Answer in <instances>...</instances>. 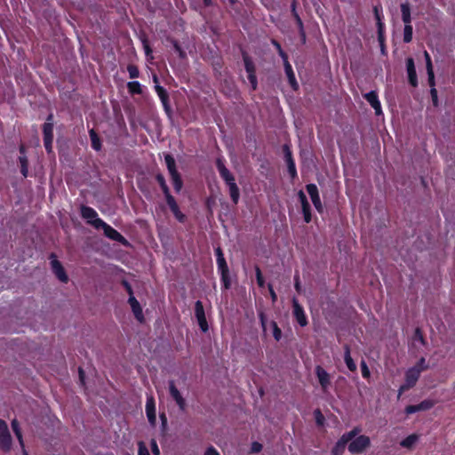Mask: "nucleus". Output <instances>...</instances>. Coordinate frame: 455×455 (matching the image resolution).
Listing matches in <instances>:
<instances>
[{"label":"nucleus","instance_id":"f257e3e1","mask_svg":"<svg viewBox=\"0 0 455 455\" xmlns=\"http://www.w3.org/2000/svg\"><path fill=\"white\" fill-rule=\"evenodd\" d=\"M215 164L220 178L225 181L226 185L228 187L229 195L232 202L235 204H238L240 198V190L235 183V176L226 167L223 158L218 157L216 159Z\"/></svg>","mask_w":455,"mask_h":455},{"label":"nucleus","instance_id":"f03ea898","mask_svg":"<svg viewBox=\"0 0 455 455\" xmlns=\"http://www.w3.org/2000/svg\"><path fill=\"white\" fill-rule=\"evenodd\" d=\"M95 228L102 229L104 231V235L112 241L118 242L124 246H128L130 244L128 240L122 234L106 223L103 220L96 221Z\"/></svg>","mask_w":455,"mask_h":455},{"label":"nucleus","instance_id":"7ed1b4c3","mask_svg":"<svg viewBox=\"0 0 455 455\" xmlns=\"http://www.w3.org/2000/svg\"><path fill=\"white\" fill-rule=\"evenodd\" d=\"M371 445L369 436L361 435L348 443L347 450L351 454H361Z\"/></svg>","mask_w":455,"mask_h":455},{"label":"nucleus","instance_id":"20e7f679","mask_svg":"<svg viewBox=\"0 0 455 455\" xmlns=\"http://www.w3.org/2000/svg\"><path fill=\"white\" fill-rule=\"evenodd\" d=\"M419 377H420V373L418 369L412 368V367L409 368L405 371L404 383L403 385H401L398 389V397H400V395L403 392L412 388L416 385Z\"/></svg>","mask_w":455,"mask_h":455},{"label":"nucleus","instance_id":"39448f33","mask_svg":"<svg viewBox=\"0 0 455 455\" xmlns=\"http://www.w3.org/2000/svg\"><path fill=\"white\" fill-rule=\"evenodd\" d=\"M153 82L155 83L156 92L161 100V103L164 107L165 113L168 116H171L172 111L170 104V97L168 92L166 91L165 88L159 84V78L156 74L153 75Z\"/></svg>","mask_w":455,"mask_h":455},{"label":"nucleus","instance_id":"423d86ee","mask_svg":"<svg viewBox=\"0 0 455 455\" xmlns=\"http://www.w3.org/2000/svg\"><path fill=\"white\" fill-rule=\"evenodd\" d=\"M12 447V436L7 423L0 419V449L9 451Z\"/></svg>","mask_w":455,"mask_h":455},{"label":"nucleus","instance_id":"0eeeda50","mask_svg":"<svg viewBox=\"0 0 455 455\" xmlns=\"http://www.w3.org/2000/svg\"><path fill=\"white\" fill-rule=\"evenodd\" d=\"M195 316L200 330L203 332H207L209 330V325L206 320L204 307L201 300H196L195 303Z\"/></svg>","mask_w":455,"mask_h":455},{"label":"nucleus","instance_id":"6e6552de","mask_svg":"<svg viewBox=\"0 0 455 455\" xmlns=\"http://www.w3.org/2000/svg\"><path fill=\"white\" fill-rule=\"evenodd\" d=\"M51 267L52 270L56 275V277L62 283H67L68 281V276L62 266V264L57 259L56 255L54 253H51Z\"/></svg>","mask_w":455,"mask_h":455},{"label":"nucleus","instance_id":"1a4fd4ad","mask_svg":"<svg viewBox=\"0 0 455 455\" xmlns=\"http://www.w3.org/2000/svg\"><path fill=\"white\" fill-rule=\"evenodd\" d=\"M292 315L296 322L301 326L307 325L308 321L303 307L299 303L298 299L294 297L292 299Z\"/></svg>","mask_w":455,"mask_h":455},{"label":"nucleus","instance_id":"9d476101","mask_svg":"<svg viewBox=\"0 0 455 455\" xmlns=\"http://www.w3.org/2000/svg\"><path fill=\"white\" fill-rule=\"evenodd\" d=\"M283 155H284V160H285V163L287 165L288 173H289L291 179L293 180L298 177V174H297L295 161L293 159L292 153L290 149L289 145L284 144L283 147Z\"/></svg>","mask_w":455,"mask_h":455},{"label":"nucleus","instance_id":"9b49d317","mask_svg":"<svg viewBox=\"0 0 455 455\" xmlns=\"http://www.w3.org/2000/svg\"><path fill=\"white\" fill-rule=\"evenodd\" d=\"M315 373L317 377L322 391L326 393L331 386L330 374L321 365L315 366Z\"/></svg>","mask_w":455,"mask_h":455},{"label":"nucleus","instance_id":"f8f14e48","mask_svg":"<svg viewBox=\"0 0 455 455\" xmlns=\"http://www.w3.org/2000/svg\"><path fill=\"white\" fill-rule=\"evenodd\" d=\"M169 392H170V395L175 401L180 411H184L187 408L186 400L184 399V397L181 395L180 392L177 388L174 380L169 381Z\"/></svg>","mask_w":455,"mask_h":455},{"label":"nucleus","instance_id":"ddd939ff","mask_svg":"<svg viewBox=\"0 0 455 455\" xmlns=\"http://www.w3.org/2000/svg\"><path fill=\"white\" fill-rule=\"evenodd\" d=\"M81 217L86 220V222L95 228L96 221L101 220L99 218L98 212L92 207L87 205H82L80 208Z\"/></svg>","mask_w":455,"mask_h":455},{"label":"nucleus","instance_id":"4468645a","mask_svg":"<svg viewBox=\"0 0 455 455\" xmlns=\"http://www.w3.org/2000/svg\"><path fill=\"white\" fill-rule=\"evenodd\" d=\"M166 204L169 206L171 212L174 215L175 219L180 222L184 223L187 220V216L180 212V207L175 200V198L172 196V195H170L165 197Z\"/></svg>","mask_w":455,"mask_h":455},{"label":"nucleus","instance_id":"2eb2a0df","mask_svg":"<svg viewBox=\"0 0 455 455\" xmlns=\"http://www.w3.org/2000/svg\"><path fill=\"white\" fill-rule=\"evenodd\" d=\"M166 204L169 206L171 212L174 215L175 219L180 222L184 223L187 220V216L180 212V207L175 200V198L172 196V195H170L165 197Z\"/></svg>","mask_w":455,"mask_h":455},{"label":"nucleus","instance_id":"dca6fc26","mask_svg":"<svg viewBox=\"0 0 455 455\" xmlns=\"http://www.w3.org/2000/svg\"><path fill=\"white\" fill-rule=\"evenodd\" d=\"M166 204L169 206L171 212L174 215L175 219L180 222L184 223L187 220V216L180 212V207L175 200V198L172 196V195H170L165 197Z\"/></svg>","mask_w":455,"mask_h":455},{"label":"nucleus","instance_id":"f3484780","mask_svg":"<svg viewBox=\"0 0 455 455\" xmlns=\"http://www.w3.org/2000/svg\"><path fill=\"white\" fill-rule=\"evenodd\" d=\"M307 192L310 196L312 203L318 212H323L319 191L315 184L310 183L306 186Z\"/></svg>","mask_w":455,"mask_h":455},{"label":"nucleus","instance_id":"a211bd4d","mask_svg":"<svg viewBox=\"0 0 455 455\" xmlns=\"http://www.w3.org/2000/svg\"><path fill=\"white\" fill-rule=\"evenodd\" d=\"M363 98L368 101L371 108L375 110V114L379 116L382 114L381 104L379 100L378 93L375 91H371L363 95Z\"/></svg>","mask_w":455,"mask_h":455},{"label":"nucleus","instance_id":"6ab92c4d","mask_svg":"<svg viewBox=\"0 0 455 455\" xmlns=\"http://www.w3.org/2000/svg\"><path fill=\"white\" fill-rule=\"evenodd\" d=\"M406 69H407V74H408L409 84L412 87H417L419 83H418V76H417L415 63H414V60L411 57L406 59Z\"/></svg>","mask_w":455,"mask_h":455},{"label":"nucleus","instance_id":"aec40b11","mask_svg":"<svg viewBox=\"0 0 455 455\" xmlns=\"http://www.w3.org/2000/svg\"><path fill=\"white\" fill-rule=\"evenodd\" d=\"M128 303L131 306L132 311L136 318V320L140 323H143L145 320L142 307L140 302L137 300L135 297H132L128 299Z\"/></svg>","mask_w":455,"mask_h":455},{"label":"nucleus","instance_id":"412c9836","mask_svg":"<svg viewBox=\"0 0 455 455\" xmlns=\"http://www.w3.org/2000/svg\"><path fill=\"white\" fill-rule=\"evenodd\" d=\"M214 251H215L216 261H217L219 272L220 274L228 273L229 268H228V263L225 259L222 249L219 246V247L215 248Z\"/></svg>","mask_w":455,"mask_h":455},{"label":"nucleus","instance_id":"4be33fe9","mask_svg":"<svg viewBox=\"0 0 455 455\" xmlns=\"http://www.w3.org/2000/svg\"><path fill=\"white\" fill-rule=\"evenodd\" d=\"M146 414L151 425H155L156 421V403L153 396H148L146 402Z\"/></svg>","mask_w":455,"mask_h":455},{"label":"nucleus","instance_id":"5701e85b","mask_svg":"<svg viewBox=\"0 0 455 455\" xmlns=\"http://www.w3.org/2000/svg\"><path fill=\"white\" fill-rule=\"evenodd\" d=\"M283 66H284V71H285V74H286L287 78H288V82H289L291 87L294 91H297L299 89V84H298V82L296 80L295 74L293 72L292 67L290 64L288 59L283 60Z\"/></svg>","mask_w":455,"mask_h":455},{"label":"nucleus","instance_id":"b1692460","mask_svg":"<svg viewBox=\"0 0 455 455\" xmlns=\"http://www.w3.org/2000/svg\"><path fill=\"white\" fill-rule=\"evenodd\" d=\"M172 181L173 188L176 193H180L183 188V180L177 169L168 171Z\"/></svg>","mask_w":455,"mask_h":455},{"label":"nucleus","instance_id":"393cba45","mask_svg":"<svg viewBox=\"0 0 455 455\" xmlns=\"http://www.w3.org/2000/svg\"><path fill=\"white\" fill-rule=\"evenodd\" d=\"M343 348H344V361H345L347 367L351 371H356L357 367H356V364L354 362L353 358L351 357L350 346L348 344H345Z\"/></svg>","mask_w":455,"mask_h":455},{"label":"nucleus","instance_id":"a878e982","mask_svg":"<svg viewBox=\"0 0 455 455\" xmlns=\"http://www.w3.org/2000/svg\"><path fill=\"white\" fill-rule=\"evenodd\" d=\"M347 445H348V442L341 435L332 447L331 455H343Z\"/></svg>","mask_w":455,"mask_h":455},{"label":"nucleus","instance_id":"bb28decb","mask_svg":"<svg viewBox=\"0 0 455 455\" xmlns=\"http://www.w3.org/2000/svg\"><path fill=\"white\" fill-rule=\"evenodd\" d=\"M402 20L404 25H411V7L408 2L401 4Z\"/></svg>","mask_w":455,"mask_h":455},{"label":"nucleus","instance_id":"cd10ccee","mask_svg":"<svg viewBox=\"0 0 455 455\" xmlns=\"http://www.w3.org/2000/svg\"><path fill=\"white\" fill-rule=\"evenodd\" d=\"M242 57L247 75L256 73V67L251 58L248 55V53L245 51H242Z\"/></svg>","mask_w":455,"mask_h":455},{"label":"nucleus","instance_id":"c85d7f7f","mask_svg":"<svg viewBox=\"0 0 455 455\" xmlns=\"http://www.w3.org/2000/svg\"><path fill=\"white\" fill-rule=\"evenodd\" d=\"M89 136L91 140L92 148L96 151H100L102 147L101 140L94 129H91L89 131Z\"/></svg>","mask_w":455,"mask_h":455},{"label":"nucleus","instance_id":"c756f323","mask_svg":"<svg viewBox=\"0 0 455 455\" xmlns=\"http://www.w3.org/2000/svg\"><path fill=\"white\" fill-rule=\"evenodd\" d=\"M155 179H156V182L158 183V185L160 186L161 190H162L163 194L164 195V197L172 195L170 188L166 183L165 178L162 173H157L155 176Z\"/></svg>","mask_w":455,"mask_h":455},{"label":"nucleus","instance_id":"7c9ffc66","mask_svg":"<svg viewBox=\"0 0 455 455\" xmlns=\"http://www.w3.org/2000/svg\"><path fill=\"white\" fill-rule=\"evenodd\" d=\"M11 425H12V431H13L15 436L17 437L20 446L22 447V449H24V442H23L22 433H21V429L20 427V424H19L18 420L17 419L12 420Z\"/></svg>","mask_w":455,"mask_h":455},{"label":"nucleus","instance_id":"2f4dec72","mask_svg":"<svg viewBox=\"0 0 455 455\" xmlns=\"http://www.w3.org/2000/svg\"><path fill=\"white\" fill-rule=\"evenodd\" d=\"M127 89L132 95L142 93L141 84L138 81L128 82Z\"/></svg>","mask_w":455,"mask_h":455},{"label":"nucleus","instance_id":"473e14b6","mask_svg":"<svg viewBox=\"0 0 455 455\" xmlns=\"http://www.w3.org/2000/svg\"><path fill=\"white\" fill-rule=\"evenodd\" d=\"M43 135L44 140H53V127L51 126L50 123H44L43 124Z\"/></svg>","mask_w":455,"mask_h":455},{"label":"nucleus","instance_id":"72a5a7b5","mask_svg":"<svg viewBox=\"0 0 455 455\" xmlns=\"http://www.w3.org/2000/svg\"><path fill=\"white\" fill-rule=\"evenodd\" d=\"M417 440H418V435L415 434H412V435H410L407 437H405L403 440H402L400 444H401V446H403L404 448L410 449L415 444Z\"/></svg>","mask_w":455,"mask_h":455},{"label":"nucleus","instance_id":"f704fd0d","mask_svg":"<svg viewBox=\"0 0 455 455\" xmlns=\"http://www.w3.org/2000/svg\"><path fill=\"white\" fill-rule=\"evenodd\" d=\"M435 403L432 400L426 399L416 404L417 412L425 411L430 410L434 406Z\"/></svg>","mask_w":455,"mask_h":455},{"label":"nucleus","instance_id":"c9c22d12","mask_svg":"<svg viewBox=\"0 0 455 455\" xmlns=\"http://www.w3.org/2000/svg\"><path fill=\"white\" fill-rule=\"evenodd\" d=\"M413 28L411 25H404L403 42L409 44L412 40Z\"/></svg>","mask_w":455,"mask_h":455},{"label":"nucleus","instance_id":"e433bc0d","mask_svg":"<svg viewBox=\"0 0 455 455\" xmlns=\"http://www.w3.org/2000/svg\"><path fill=\"white\" fill-rule=\"evenodd\" d=\"M360 432H361V428L358 427H355L352 430H350L347 433H344L342 435V436H344L347 439V441L349 443L354 438H356Z\"/></svg>","mask_w":455,"mask_h":455},{"label":"nucleus","instance_id":"4c0bfd02","mask_svg":"<svg viewBox=\"0 0 455 455\" xmlns=\"http://www.w3.org/2000/svg\"><path fill=\"white\" fill-rule=\"evenodd\" d=\"M270 325L273 329V337L276 341H279L282 338V331L279 328L278 324L275 321H271Z\"/></svg>","mask_w":455,"mask_h":455},{"label":"nucleus","instance_id":"58836bf2","mask_svg":"<svg viewBox=\"0 0 455 455\" xmlns=\"http://www.w3.org/2000/svg\"><path fill=\"white\" fill-rule=\"evenodd\" d=\"M271 44L275 46L279 56L282 58L283 60L288 59L287 53L283 50L282 45L278 41H276L275 39H272Z\"/></svg>","mask_w":455,"mask_h":455},{"label":"nucleus","instance_id":"ea45409f","mask_svg":"<svg viewBox=\"0 0 455 455\" xmlns=\"http://www.w3.org/2000/svg\"><path fill=\"white\" fill-rule=\"evenodd\" d=\"M164 161L168 171L177 169L175 159L172 155H165Z\"/></svg>","mask_w":455,"mask_h":455},{"label":"nucleus","instance_id":"a19ab883","mask_svg":"<svg viewBox=\"0 0 455 455\" xmlns=\"http://www.w3.org/2000/svg\"><path fill=\"white\" fill-rule=\"evenodd\" d=\"M255 274H256V280L257 284L259 287L263 288L265 286V279L263 277L262 272L259 266H255Z\"/></svg>","mask_w":455,"mask_h":455},{"label":"nucleus","instance_id":"79ce46f5","mask_svg":"<svg viewBox=\"0 0 455 455\" xmlns=\"http://www.w3.org/2000/svg\"><path fill=\"white\" fill-rule=\"evenodd\" d=\"M127 71L129 73V76L132 79L137 78L140 76V70L136 65L129 64L127 66Z\"/></svg>","mask_w":455,"mask_h":455},{"label":"nucleus","instance_id":"37998d69","mask_svg":"<svg viewBox=\"0 0 455 455\" xmlns=\"http://www.w3.org/2000/svg\"><path fill=\"white\" fill-rule=\"evenodd\" d=\"M427 82L430 86V90H433V88H435V80L433 68L428 67V69H427Z\"/></svg>","mask_w":455,"mask_h":455},{"label":"nucleus","instance_id":"c03bdc74","mask_svg":"<svg viewBox=\"0 0 455 455\" xmlns=\"http://www.w3.org/2000/svg\"><path fill=\"white\" fill-rule=\"evenodd\" d=\"M428 364L426 362L425 357H421L412 368H416L419 371V373L428 369Z\"/></svg>","mask_w":455,"mask_h":455},{"label":"nucleus","instance_id":"a18cd8bd","mask_svg":"<svg viewBox=\"0 0 455 455\" xmlns=\"http://www.w3.org/2000/svg\"><path fill=\"white\" fill-rule=\"evenodd\" d=\"M220 280L225 290H228L231 286V281L228 273L220 274Z\"/></svg>","mask_w":455,"mask_h":455},{"label":"nucleus","instance_id":"49530a36","mask_svg":"<svg viewBox=\"0 0 455 455\" xmlns=\"http://www.w3.org/2000/svg\"><path fill=\"white\" fill-rule=\"evenodd\" d=\"M413 339L416 340V341H419L420 342L422 345H425L426 344V339L423 336V333H422V331L420 328H416L415 329V331H414V334H413Z\"/></svg>","mask_w":455,"mask_h":455},{"label":"nucleus","instance_id":"de8ad7c7","mask_svg":"<svg viewBox=\"0 0 455 455\" xmlns=\"http://www.w3.org/2000/svg\"><path fill=\"white\" fill-rule=\"evenodd\" d=\"M360 366L363 378L369 379L371 376V371L366 362L364 360H362L360 363Z\"/></svg>","mask_w":455,"mask_h":455},{"label":"nucleus","instance_id":"09e8293b","mask_svg":"<svg viewBox=\"0 0 455 455\" xmlns=\"http://www.w3.org/2000/svg\"><path fill=\"white\" fill-rule=\"evenodd\" d=\"M20 172L23 177H28V160L26 157H20Z\"/></svg>","mask_w":455,"mask_h":455},{"label":"nucleus","instance_id":"8fccbe9b","mask_svg":"<svg viewBox=\"0 0 455 455\" xmlns=\"http://www.w3.org/2000/svg\"><path fill=\"white\" fill-rule=\"evenodd\" d=\"M373 13L377 22L383 20L381 4H377L373 7Z\"/></svg>","mask_w":455,"mask_h":455},{"label":"nucleus","instance_id":"3c124183","mask_svg":"<svg viewBox=\"0 0 455 455\" xmlns=\"http://www.w3.org/2000/svg\"><path fill=\"white\" fill-rule=\"evenodd\" d=\"M172 45H173V48H174L175 52H178L179 56L181 59H184L186 57V52L181 48V46L179 44V42L177 40H172Z\"/></svg>","mask_w":455,"mask_h":455},{"label":"nucleus","instance_id":"603ef678","mask_svg":"<svg viewBox=\"0 0 455 455\" xmlns=\"http://www.w3.org/2000/svg\"><path fill=\"white\" fill-rule=\"evenodd\" d=\"M303 218L306 223H309L312 220L311 207L302 208Z\"/></svg>","mask_w":455,"mask_h":455},{"label":"nucleus","instance_id":"864d4df0","mask_svg":"<svg viewBox=\"0 0 455 455\" xmlns=\"http://www.w3.org/2000/svg\"><path fill=\"white\" fill-rule=\"evenodd\" d=\"M247 77H248V80H249V82L251 84L252 91H256L257 88H258V80H257L256 73L249 74L247 76Z\"/></svg>","mask_w":455,"mask_h":455},{"label":"nucleus","instance_id":"5fc2aeb1","mask_svg":"<svg viewBox=\"0 0 455 455\" xmlns=\"http://www.w3.org/2000/svg\"><path fill=\"white\" fill-rule=\"evenodd\" d=\"M298 196H299V202L301 204V208L310 206V204L307 199V196L302 190L299 191Z\"/></svg>","mask_w":455,"mask_h":455},{"label":"nucleus","instance_id":"6e6d98bb","mask_svg":"<svg viewBox=\"0 0 455 455\" xmlns=\"http://www.w3.org/2000/svg\"><path fill=\"white\" fill-rule=\"evenodd\" d=\"M298 196H299V202L301 204V208L310 206V204L307 199V196L302 190L299 191Z\"/></svg>","mask_w":455,"mask_h":455},{"label":"nucleus","instance_id":"4d7b16f0","mask_svg":"<svg viewBox=\"0 0 455 455\" xmlns=\"http://www.w3.org/2000/svg\"><path fill=\"white\" fill-rule=\"evenodd\" d=\"M122 285L125 289L126 292L129 294V298L134 297L132 287L127 280H123Z\"/></svg>","mask_w":455,"mask_h":455},{"label":"nucleus","instance_id":"13d9d810","mask_svg":"<svg viewBox=\"0 0 455 455\" xmlns=\"http://www.w3.org/2000/svg\"><path fill=\"white\" fill-rule=\"evenodd\" d=\"M314 414H315L316 424L319 425V426L323 425V421H324V417L322 414L321 411L319 409H316L314 411Z\"/></svg>","mask_w":455,"mask_h":455},{"label":"nucleus","instance_id":"bf43d9fd","mask_svg":"<svg viewBox=\"0 0 455 455\" xmlns=\"http://www.w3.org/2000/svg\"><path fill=\"white\" fill-rule=\"evenodd\" d=\"M430 95H431L433 106L438 107L439 101H438L437 90L435 88H433V90H430Z\"/></svg>","mask_w":455,"mask_h":455},{"label":"nucleus","instance_id":"052dcab7","mask_svg":"<svg viewBox=\"0 0 455 455\" xmlns=\"http://www.w3.org/2000/svg\"><path fill=\"white\" fill-rule=\"evenodd\" d=\"M138 455H150L148 448L142 442L139 443Z\"/></svg>","mask_w":455,"mask_h":455},{"label":"nucleus","instance_id":"680f3d73","mask_svg":"<svg viewBox=\"0 0 455 455\" xmlns=\"http://www.w3.org/2000/svg\"><path fill=\"white\" fill-rule=\"evenodd\" d=\"M262 448L263 446L261 443H259V442H253L251 446V451L252 453H259L262 451Z\"/></svg>","mask_w":455,"mask_h":455},{"label":"nucleus","instance_id":"e2e57ef3","mask_svg":"<svg viewBox=\"0 0 455 455\" xmlns=\"http://www.w3.org/2000/svg\"><path fill=\"white\" fill-rule=\"evenodd\" d=\"M295 21H296V24L299 28V34H303L304 35V25H303V21L302 20L300 19L299 15V14H296L295 17H293Z\"/></svg>","mask_w":455,"mask_h":455},{"label":"nucleus","instance_id":"0e129e2a","mask_svg":"<svg viewBox=\"0 0 455 455\" xmlns=\"http://www.w3.org/2000/svg\"><path fill=\"white\" fill-rule=\"evenodd\" d=\"M259 322H260V324H261V327H262L263 331H266V329H267V316H266L264 312L260 311L259 313Z\"/></svg>","mask_w":455,"mask_h":455},{"label":"nucleus","instance_id":"69168bd1","mask_svg":"<svg viewBox=\"0 0 455 455\" xmlns=\"http://www.w3.org/2000/svg\"><path fill=\"white\" fill-rule=\"evenodd\" d=\"M267 289H268V291H269V294H270V297H271V299L273 302H275L277 300V295L274 290V287L271 283H268L267 284Z\"/></svg>","mask_w":455,"mask_h":455},{"label":"nucleus","instance_id":"338daca9","mask_svg":"<svg viewBox=\"0 0 455 455\" xmlns=\"http://www.w3.org/2000/svg\"><path fill=\"white\" fill-rule=\"evenodd\" d=\"M212 67H213V70H214V73L215 75H220V69L222 68V63L220 60H218V61H215L213 64H212Z\"/></svg>","mask_w":455,"mask_h":455},{"label":"nucleus","instance_id":"774afa93","mask_svg":"<svg viewBox=\"0 0 455 455\" xmlns=\"http://www.w3.org/2000/svg\"><path fill=\"white\" fill-rule=\"evenodd\" d=\"M204 455H220V453L214 447L211 446L206 449Z\"/></svg>","mask_w":455,"mask_h":455}]
</instances>
